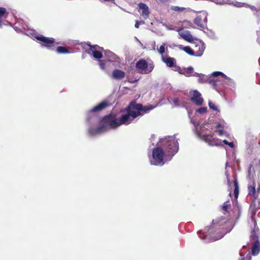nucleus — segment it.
I'll list each match as a JSON object with an SVG mask.
<instances>
[{"mask_svg":"<svg viewBox=\"0 0 260 260\" xmlns=\"http://www.w3.org/2000/svg\"><path fill=\"white\" fill-rule=\"evenodd\" d=\"M154 108L152 105L144 106L142 104H138L135 101H132L126 108L120 111L122 113H126L123 114L119 118H118L119 126L131 123L134 119L148 113Z\"/></svg>","mask_w":260,"mask_h":260,"instance_id":"f257e3e1","label":"nucleus"},{"mask_svg":"<svg viewBox=\"0 0 260 260\" xmlns=\"http://www.w3.org/2000/svg\"><path fill=\"white\" fill-rule=\"evenodd\" d=\"M234 200H233V208L229 211V233L233 228L241 215V210L237 203L239 196V187L237 179H235L233 183Z\"/></svg>","mask_w":260,"mask_h":260,"instance_id":"f03ea898","label":"nucleus"},{"mask_svg":"<svg viewBox=\"0 0 260 260\" xmlns=\"http://www.w3.org/2000/svg\"><path fill=\"white\" fill-rule=\"evenodd\" d=\"M162 147L166 152V155H168L170 159L177 152L179 148L177 141L173 137H170L163 141Z\"/></svg>","mask_w":260,"mask_h":260,"instance_id":"7ed1b4c3","label":"nucleus"},{"mask_svg":"<svg viewBox=\"0 0 260 260\" xmlns=\"http://www.w3.org/2000/svg\"><path fill=\"white\" fill-rule=\"evenodd\" d=\"M100 123L102 125V128H104L106 132L110 129H115L119 126L118 118L116 115L110 114L103 117Z\"/></svg>","mask_w":260,"mask_h":260,"instance_id":"20e7f679","label":"nucleus"},{"mask_svg":"<svg viewBox=\"0 0 260 260\" xmlns=\"http://www.w3.org/2000/svg\"><path fill=\"white\" fill-rule=\"evenodd\" d=\"M136 68L139 73L148 74L153 71L154 65L153 62L148 64L145 59H141L136 62Z\"/></svg>","mask_w":260,"mask_h":260,"instance_id":"39448f33","label":"nucleus"},{"mask_svg":"<svg viewBox=\"0 0 260 260\" xmlns=\"http://www.w3.org/2000/svg\"><path fill=\"white\" fill-rule=\"evenodd\" d=\"M258 229L257 230L253 229L250 235L251 240L252 241V247L251 248L252 254L253 255H257L260 252V242L258 237Z\"/></svg>","mask_w":260,"mask_h":260,"instance_id":"423d86ee","label":"nucleus"},{"mask_svg":"<svg viewBox=\"0 0 260 260\" xmlns=\"http://www.w3.org/2000/svg\"><path fill=\"white\" fill-rule=\"evenodd\" d=\"M37 40L42 43V45L51 50H54L56 46L59 43L55 42V39L53 38H48L43 35H38L36 37Z\"/></svg>","mask_w":260,"mask_h":260,"instance_id":"0eeeda50","label":"nucleus"},{"mask_svg":"<svg viewBox=\"0 0 260 260\" xmlns=\"http://www.w3.org/2000/svg\"><path fill=\"white\" fill-rule=\"evenodd\" d=\"M152 157L155 160V165L160 164H164V159L168 157V155H166V152L164 149L159 147H157L153 149Z\"/></svg>","mask_w":260,"mask_h":260,"instance_id":"6e6552de","label":"nucleus"},{"mask_svg":"<svg viewBox=\"0 0 260 260\" xmlns=\"http://www.w3.org/2000/svg\"><path fill=\"white\" fill-rule=\"evenodd\" d=\"M260 205V200H252L250 207H249V212L251 214V221L254 224V229L257 230L258 228H256V222L255 219L254 218V216L256 214L257 212V207Z\"/></svg>","mask_w":260,"mask_h":260,"instance_id":"1a4fd4ad","label":"nucleus"},{"mask_svg":"<svg viewBox=\"0 0 260 260\" xmlns=\"http://www.w3.org/2000/svg\"><path fill=\"white\" fill-rule=\"evenodd\" d=\"M206 231L207 232H206L205 233H202L201 231L198 232V234L201 239L203 240L211 239L213 241H215L223 237V235L212 237L211 236V234L212 233L213 230L210 228H207Z\"/></svg>","mask_w":260,"mask_h":260,"instance_id":"9d476101","label":"nucleus"},{"mask_svg":"<svg viewBox=\"0 0 260 260\" xmlns=\"http://www.w3.org/2000/svg\"><path fill=\"white\" fill-rule=\"evenodd\" d=\"M207 22V15L206 13L198 15L194 19V23L202 28H204Z\"/></svg>","mask_w":260,"mask_h":260,"instance_id":"9b49d317","label":"nucleus"},{"mask_svg":"<svg viewBox=\"0 0 260 260\" xmlns=\"http://www.w3.org/2000/svg\"><path fill=\"white\" fill-rule=\"evenodd\" d=\"M89 49H88V53H92L93 56L95 59H101L103 57V54L98 49H101L98 45H89Z\"/></svg>","mask_w":260,"mask_h":260,"instance_id":"f8f14e48","label":"nucleus"},{"mask_svg":"<svg viewBox=\"0 0 260 260\" xmlns=\"http://www.w3.org/2000/svg\"><path fill=\"white\" fill-rule=\"evenodd\" d=\"M255 187V182L253 181V179L249 180L248 186V193L253 197V199L252 200H260L257 198V192H256Z\"/></svg>","mask_w":260,"mask_h":260,"instance_id":"ddd939ff","label":"nucleus"},{"mask_svg":"<svg viewBox=\"0 0 260 260\" xmlns=\"http://www.w3.org/2000/svg\"><path fill=\"white\" fill-rule=\"evenodd\" d=\"M190 100L196 105L198 106L202 105L203 102V99L201 97V94L197 90L192 91V96L190 97Z\"/></svg>","mask_w":260,"mask_h":260,"instance_id":"4468645a","label":"nucleus"},{"mask_svg":"<svg viewBox=\"0 0 260 260\" xmlns=\"http://www.w3.org/2000/svg\"><path fill=\"white\" fill-rule=\"evenodd\" d=\"M224 124L221 122L215 123L212 129L218 136H222L226 134V132L224 130Z\"/></svg>","mask_w":260,"mask_h":260,"instance_id":"2eb2a0df","label":"nucleus"},{"mask_svg":"<svg viewBox=\"0 0 260 260\" xmlns=\"http://www.w3.org/2000/svg\"><path fill=\"white\" fill-rule=\"evenodd\" d=\"M205 49V47L202 42H199L194 45L193 47V51L194 52V56H201Z\"/></svg>","mask_w":260,"mask_h":260,"instance_id":"dca6fc26","label":"nucleus"},{"mask_svg":"<svg viewBox=\"0 0 260 260\" xmlns=\"http://www.w3.org/2000/svg\"><path fill=\"white\" fill-rule=\"evenodd\" d=\"M175 71H178L180 74L184 75L186 77L190 76L193 72V69L191 67H189L186 69H181L179 66H175Z\"/></svg>","mask_w":260,"mask_h":260,"instance_id":"f3484780","label":"nucleus"},{"mask_svg":"<svg viewBox=\"0 0 260 260\" xmlns=\"http://www.w3.org/2000/svg\"><path fill=\"white\" fill-rule=\"evenodd\" d=\"M109 105V103L107 101H104L100 104H99L98 105L94 106L93 107L90 111L89 112H100L104 109H106L107 106Z\"/></svg>","mask_w":260,"mask_h":260,"instance_id":"a211bd4d","label":"nucleus"},{"mask_svg":"<svg viewBox=\"0 0 260 260\" xmlns=\"http://www.w3.org/2000/svg\"><path fill=\"white\" fill-rule=\"evenodd\" d=\"M125 76V74L124 72L122 70L119 69L114 70L112 74V77L113 79L116 80H121L123 79Z\"/></svg>","mask_w":260,"mask_h":260,"instance_id":"6ab92c4d","label":"nucleus"},{"mask_svg":"<svg viewBox=\"0 0 260 260\" xmlns=\"http://www.w3.org/2000/svg\"><path fill=\"white\" fill-rule=\"evenodd\" d=\"M102 125L99 122V126L96 128L91 127L88 129V132L90 136H95L105 132L104 128H101Z\"/></svg>","mask_w":260,"mask_h":260,"instance_id":"aec40b11","label":"nucleus"},{"mask_svg":"<svg viewBox=\"0 0 260 260\" xmlns=\"http://www.w3.org/2000/svg\"><path fill=\"white\" fill-rule=\"evenodd\" d=\"M138 6L140 9L142 10V15L145 18H148L149 14L148 7L143 3H140Z\"/></svg>","mask_w":260,"mask_h":260,"instance_id":"412c9836","label":"nucleus"},{"mask_svg":"<svg viewBox=\"0 0 260 260\" xmlns=\"http://www.w3.org/2000/svg\"><path fill=\"white\" fill-rule=\"evenodd\" d=\"M162 60L168 67L170 68L174 67L175 68L176 60L174 58L171 57H164L162 56Z\"/></svg>","mask_w":260,"mask_h":260,"instance_id":"4be33fe9","label":"nucleus"},{"mask_svg":"<svg viewBox=\"0 0 260 260\" xmlns=\"http://www.w3.org/2000/svg\"><path fill=\"white\" fill-rule=\"evenodd\" d=\"M9 13L7 11L5 8L0 7V27L4 24L3 20V18H7L8 16Z\"/></svg>","mask_w":260,"mask_h":260,"instance_id":"5701e85b","label":"nucleus"},{"mask_svg":"<svg viewBox=\"0 0 260 260\" xmlns=\"http://www.w3.org/2000/svg\"><path fill=\"white\" fill-rule=\"evenodd\" d=\"M229 147H230L233 149V150L232 152L231 158L233 159H236V148H237L236 142H229Z\"/></svg>","mask_w":260,"mask_h":260,"instance_id":"b1692460","label":"nucleus"},{"mask_svg":"<svg viewBox=\"0 0 260 260\" xmlns=\"http://www.w3.org/2000/svg\"><path fill=\"white\" fill-rule=\"evenodd\" d=\"M56 51L59 54H67L70 53L68 48L64 46H58L56 48Z\"/></svg>","mask_w":260,"mask_h":260,"instance_id":"393cba45","label":"nucleus"},{"mask_svg":"<svg viewBox=\"0 0 260 260\" xmlns=\"http://www.w3.org/2000/svg\"><path fill=\"white\" fill-rule=\"evenodd\" d=\"M183 50L187 54L190 55L194 56V52L193 50L191 49L189 46H186L182 48Z\"/></svg>","mask_w":260,"mask_h":260,"instance_id":"a878e982","label":"nucleus"},{"mask_svg":"<svg viewBox=\"0 0 260 260\" xmlns=\"http://www.w3.org/2000/svg\"><path fill=\"white\" fill-rule=\"evenodd\" d=\"M220 76L222 78H226V76L220 72H214L212 73V76L214 78H217Z\"/></svg>","mask_w":260,"mask_h":260,"instance_id":"bb28decb","label":"nucleus"},{"mask_svg":"<svg viewBox=\"0 0 260 260\" xmlns=\"http://www.w3.org/2000/svg\"><path fill=\"white\" fill-rule=\"evenodd\" d=\"M172 10L175 11L182 12L185 10V8L183 7H179L178 6H175V7H173Z\"/></svg>","mask_w":260,"mask_h":260,"instance_id":"cd10ccee","label":"nucleus"},{"mask_svg":"<svg viewBox=\"0 0 260 260\" xmlns=\"http://www.w3.org/2000/svg\"><path fill=\"white\" fill-rule=\"evenodd\" d=\"M99 66L100 67V68L102 70H105V69L106 63H105V61L104 60H99Z\"/></svg>","mask_w":260,"mask_h":260,"instance_id":"c85d7f7f","label":"nucleus"},{"mask_svg":"<svg viewBox=\"0 0 260 260\" xmlns=\"http://www.w3.org/2000/svg\"><path fill=\"white\" fill-rule=\"evenodd\" d=\"M209 106L210 109L213 110L217 111H218L215 104L212 103V102H209Z\"/></svg>","mask_w":260,"mask_h":260,"instance_id":"c756f323","label":"nucleus"},{"mask_svg":"<svg viewBox=\"0 0 260 260\" xmlns=\"http://www.w3.org/2000/svg\"><path fill=\"white\" fill-rule=\"evenodd\" d=\"M251 167H252V165H250V166H249V167L248 168V169L247 178L249 180H252L253 179V177H252V176L251 175Z\"/></svg>","mask_w":260,"mask_h":260,"instance_id":"7c9ffc66","label":"nucleus"},{"mask_svg":"<svg viewBox=\"0 0 260 260\" xmlns=\"http://www.w3.org/2000/svg\"><path fill=\"white\" fill-rule=\"evenodd\" d=\"M197 112H198V113H199L200 114L205 113L207 112V108L201 107L197 110Z\"/></svg>","mask_w":260,"mask_h":260,"instance_id":"2f4dec72","label":"nucleus"},{"mask_svg":"<svg viewBox=\"0 0 260 260\" xmlns=\"http://www.w3.org/2000/svg\"><path fill=\"white\" fill-rule=\"evenodd\" d=\"M231 86L232 88H235V83L234 81L229 78V87ZM230 87H229V89Z\"/></svg>","mask_w":260,"mask_h":260,"instance_id":"473e14b6","label":"nucleus"},{"mask_svg":"<svg viewBox=\"0 0 260 260\" xmlns=\"http://www.w3.org/2000/svg\"><path fill=\"white\" fill-rule=\"evenodd\" d=\"M165 44H164V45H161L159 47V48L157 49L158 52L161 54H162L165 51Z\"/></svg>","mask_w":260,"mask_h":260,"instance_id":"72a5a7b5","label":"nucleus"},{"mask_svg":"<svg viewBox=\"0 0 260 260\" xmlns=\"http://www.w3.org/2000/svg\"><path fill=\"white\" fill-rule=\"evenodd\" d=\"M144 23V21H136L135 26L136 28H138L139 27L140 24H143Z\"/></svg>","mask_w":260,"mask_h":260,"instance_id":"f704fd0d","label":"nucleus"},{"mask_svg":"<svg viewBox=\"0 0 260 260\" xmlns=\"http://www.w3.org/2000/svg\"><path fill=\"white\" fill-rule=\"evenodd\" d=\"M222 209L224 211H228V204L227 202H224L223 205L222 206Z\"/></svg>","mask_w":260,"mask_h":260,"instance_id":"c9c22d12","label":"nucleus"},{"mask_svg":"<svg viewBox=\"0 0 260 260\" xmlns=\"http://www.w3.org/2000/svg\"><path fill=\"white\" fill-rule=\"evenodd\" d=\"M241 260H251V256L249 254H248L247 255L246 258L243 257L241 258Z\"/></svg>","mask_w":260,"mask_h":260,"instance_id":"e433bc0d","label":"nucleus"},{"mask_svg":"<svg viewBox=\"0 0 260 260\" xmlns=\"http://www.w3.org/2000/svg\"><path fill=\"white\" fill-rule=\"evenodd\" d=\"M256 192H257V198H258L259 192H260V185L259 184H258V186L257 188V190H256Z\"/></svg>","mask_w":260,"mask_h":260,"instance_id":"4c0bfd02","label":"nucleus"},{"mask_svg":"<svg viewBox=\"0 0 260 260\" xmlns=\"http://www.w3.org/2000/svg\"><path fill=\"white\" fill-rule=\"evenodd\" d=\"M173 103H174L176 105H178V99L177 98L174 99V100H173Z\"/></svg>","mask_w":260,"mask_h":260,"instance_id":"58836bf2","label":"nucleus"},{"mask_svg":"<svg viewBox=\"0 0 260 260\" xmlns=\"http://www.w3.org/2000/svg\"><path fill=\"white\" fill-rule=\"evenodd\" d=\"M183 37V38L184 40H186V41H189V39L188 38V37H187V36H185V35H184V36H183V37Z\"/></svg>","mask_w":260,"mask_h":260,"instance_id":"ea45409f","label":"nucleus"},{"mask_svg":"<svg viewBox=\"0 0 260 260\" xmlns=\"http://www.w3.org/2000/svg\"><path fill=\"white\" fill-rule=\"evenodd\" d=\"M223 142L225 144V145H228V140L224 139L223 140Z\"/></svg>","mask_w":260,"mask_h":260,"instance_id":"a19ab883","label":"nucleus"},{"mask_svg":"<svg viewBox=\"0 0 260 260\" xmlns=\"http://www.w3.org/2000/svg\"><path fill=\"white\" fill-rule=\"evenodd\" d=\"M225 168H226V167H228V161H226V162L225 164Z\"/></svg>","mask_w":260,"mask_h":260,"instance_id":"79ce46f5","label":"nucleus"},{"mask_svg":"<svg viewBox=\"0 0 260 260\" xmlns=\"http://www.w3.org/2000/svg\"><path fill=\"white\" fill-rule=\"evenodd\" d=\"M229 195L231 198H232V193H231V192H230V193L229 194Z\"/></svg>","mask_w":260,"mask_h":260,"instance_id":"37998d69","label":"nucleus"},{"mask_svg":"<svg viewBox=\"0 0 260 260\" xmlns=\"http://www.w3.org/2000/svg\"><path fill=\"white\" fill-rule=\"evenodd\" d=\"M220 143H221V142H220V143H216V145H220Z\"/></svg>","mask_w":260,"mask_h":260,"instance_id":"c03bdc74","label":"nucleus"},{"mask_svg":"<svg viewBox=\"0 0 260 260\" xmlns=\"http://www.w3.org/2000/svg\"><path fill=\"white\" fill-rule=\"evenodd\" d=\"M225 150H226V154H228V150H227V149H225Z\"/></svg>","mask_w":260,"mask_h":260,"instance_id":"a18cd8bd","label":"nucleus"},{"mask_svg":"<svg viewBox=\"0 0 260 260\" xmlns=\"http://www.w3.org/2000/svg\"><path fill=\"white\" fill-rule=\"evenodd\" d=\"M259 164H260V159H259Z\"/></svg>","mask_w":260,"mask_h":260,"instance_id":"49530a36","label":"nucleus"}]
</instances>
